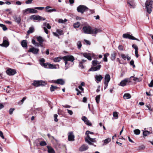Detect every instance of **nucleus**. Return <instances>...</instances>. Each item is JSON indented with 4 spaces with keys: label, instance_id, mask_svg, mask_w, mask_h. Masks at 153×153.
Returning a JSON list of instances; mask_svg holds the SVG:
<instances>
[{
    "label": "nucleus",
    "instance_id": "nucleus-9",
    "mask_svg": "<svg viewBox=\"0 0 153 153\" xmlns=\"http://www.w3.org/2000/svg\"><path fill=\"white\" fill-rule=\"evenodd\" d=\"M6 72L8 75L11 76L14 75L16 73V71L14 69L9 68L7 70Z\"/></svg>",
    "mask_w": 153,
    "mask_h": 153
},
{
    "label": "nucleus",
    "instance_id": "nucleus-43",
    "mask_svg": "<svg viewBox=\"0 0 153 153\" xmlns=\"http://www.w3.org/2000/svg\"><path fill=\"white\" fill-rule=\"evenodd\" d=\"M57 88H58V87L51 85V87L50 88V91H53L57 89Z\"/></svg>",
    "mask_w": 153,
    "mask_h": 153
},
{
    "label": "nucleus",
    "instance_id": "nucleus-61",
    "mask_svg": "<svg viewBox=\"0 0 153 153\" xmlns=\"http://www.w3.org/2000/svg\"><path fill=\"white\" fill-rule=\"evenodd\" d=\"M118 48L120 51H123V47L122 45H119L118 47Z\"/></svg>",
    "mask_w": 153,
    "mask_h": 153
},
{
    "label": "nucleus",
    "instance_id": "nucleus-26",
    "mask_svg": "<svg viewBox=\"0 0 153 153\" xmlns=\"http://www.w3.org/2000/svg\"><path fill=\"white\" fill-rule=\"evenodd\" d=\"M143 132V135L144 137H146L148 136V135L152 134V132H150L146 130H142Z\"/></svg>",
    "mask_w": 153,
    "mask_h": 153
},
{
    "label": "nucleus",
    "instance_id": "nucleus-35",
    "mask_svg": "<svg viewBox=\"0 0 153 153\" xmlns=\"http://www.w3.org/2000/svg\"><path fill=\"white\" fill-rule=\"evenodd\" d=\"M100 62H99L98 61L96 60H94L92 61V65L94 66H95L97 65H99Z\"/></svg>",
    "mask_w": 153,
    "mask_h": 153
},
{
    "label": "nucleus",
    "instance_id": "nucleus-17",
    "mask_svg": "<svg viewBox=\"0 0 153 153\" xmlns=\"http://www.w3.org/2000/svg\"><path fill=\"white\" fill-rule=\"evenodd\" d=\"M101 67V66L100 65H98L95 66L91 67L90 69L91 71H96L99 70Z\"/></svg>",
    "mask_w": 153,
    "mask_h": 153
},
{
    "label": "nucleus",
    "instance_id": "nucleus-57",
    "mask_svg": "<svg viewBox=\"0 0 153 153\" xmlns=\"http://www.w3.org/2000/svg\"><path fill=\"white\" fill-rule=\"evenodd\" d=\"M130 64L132 65L133 68H135V66L134 63V61L133 60H131L130 62Z\"/></svg>",
    "mask_w": 153,
    "mask_h": 153
},
{
    "label": "nucleus",
    "instance_id": "nucleus-49",
    "mask_svg": "<svg viewBox=\"0 0 153 153\" xmlns=\"http://www.w3.org/2000/svg\"><path fill=\"white\" fill-rule=\"evenodd\" d=\"M40 145L41 146H44L47 145V143L45 141H41L40 142Z\"/></svg>",
    "mask_w": 153,
    "mask_h": 153
},
{
    "label": "nucleus",
    "instance_id": "nucleus-18",
    "mask_svg": "<svg viewBox=\"0 0 153 153\" xmlns=\"http://www.w3.org/2000/svg\"><path fill=\"white\" fill-rule=\"evenodd\" d=\"M121 57L124 60H126V59L128 61L130 60L131 58L128 54L125 55L124 54H121L120 55Z\"/></svg>",
    "mask_w": 153,
    "mask_h": 153
},
{
    "label": "nucleus",
    "instance_id": "nucleus-5",
    "mask_svg": "<svg viewBox=\"0 0 153 153\" xmlns=\"http://www.w3.org/2000/svg\"><path fill=\"white\" fill-rule=\"evenodd\" d=\"M88 10V8L86 6L83 5H80L77 8V11L82 13H83L85 11H87Z\"/></svg>",
    "mask_w": 153,
    "mask_h": 153
},
{
    "label": "nucleus",
    "instance_id": "nucleus-16",
    "mask_svg": "<svg viewBox=\"0 0 153 153\" xmlns=\"http://www.w3.org/2000/svg\"><path fill=\"white\" fill-rule=\"evenodd\" d=\"M15 21L17 23L19 24L21 21V17L19 16H13Z\"/></svg>",
    "mask_w": 153,
    "mask_h": 153
},
{
    "label": "nucleus",
    "instance_id": "nucleus-60",
    "mask_svg": "<svg viewBox=\"0 0 153 153\" xmlns=\"http://www.w3.org/2000/svg\"><path fill=\"white\" fill-rule=\"evenodd\" d=\"M149 87H152L153 86V80H152L150 83L149 84Z\"/></svg>",
    "mask_w": 153,
    "mask_h": 153
},
{
    "label": "nucleus",
    "instance_id": "nucleus-25",
    "mask_svg": "<svg viewBox=\"0 0 153 153\" xmlns=\"http://www.w3.org/2000/svg\"><path fill=\"white\" fill-rule=\"evenodd\" d=\"M128 3L129 5L131 8H134L135 7V4L133 1H128Z\"/></svg>",
    "mask_w": 153,
    "mask_h": 153
},
{
    "label": "nucleus",
    "instance_id": "nucleus-1",
    "mask_svg": "<svg viewBox=\"0 0 153 153\" xmlns=\"http://www.w3.org/2000/svg\"><path fill=\"white\" fill-rule=\"evenodd\" d=\"M82 30L84 33L92 34L93 36H95L98 33L101 32V30L100 29L96 28L92 29L89 26L84 27L82 28Z\"/></svg>",
    "mask_w": 153,
    "mask_h": 153
},
{
    "label": "nucleus",
    "instance_id": "nucleus-32",
    "mask_svg": "<svg viewBox=\"0 0 153 153\" xmlns=\"http://www.w3.org/2000/svg\"><path fill=\"white\" fill-rule=\"evenodd\" d=\"M111 141V139L110 138H108L104 140H103L102 141L103 142V145L104 146L106 144L108 143Z\"/></svg>",
    "mask_w": 153,
    "mask_h": 153
},
{
    "label": "nucleus",
    "instance_id": "nucleus-54",
    "mask_svg": "<svg viewBox=\"0 0 153 153\" xmlns=\"http://www.w3.org/2000/svg\"><path fill=\"white\" fill-rule=\"evenodd\" d=\"M14 110L15 109L14 108H10L9 111V114H13V113Z\"/></svg>",
    "mask_w": 153,
    "mask_h": 153
},
{
    "label": "nucleus",
    "instance_id": "nucleus-45",
    "mask_svg": "<svg viewBox=\"0 0 153 153\" xmlns=\"http://www.w3.org/2000/svg\"><path fill=\"white\" fill-rule=\"evenodd\" d=\"M30 8V9L29 10V12H30V13H37V11L36 10L33 9V8Z\"/></svg>",
    "mask_w": 153,
    "mask_h": 153
},
{
    "label": "nucleus",
    "instance_id": "nucleus-62",
    "mask_svg": "<svg viewBox=\"0 0 153 153\" xmlns=\"http://www.w3.org/2000/svg\"><path fill=\"white\" fill-rule=\"evenodd\" d=\"M35 9H38L39 10H42L44 8V7H36L35 8Z\"/></svg>",
    "mask_w": 153,
    "mask_h": 153
},
{
    "label": "nucleus",
    "instance_id": "nucleus-52",
    "mask_svg": "<svg viewBox=\"0 0 153 153\" xmlns=\"http://www.w3.org/2000/svg\"><path fill=\"white\" fill-rule=\"evenodd\" d=\"M56 32L59 35H61L63 34V31L62 30L58 29L56 30Z\"/></svg>",
    "mask_w": 153,
    "mask_h": 153
},
{
    "label": "nucleus",
    "instance_id": "nucleus-6",
    "mask_svg": "<svg viewBox=\"0 0 153 153\" xmlns=\"http://www.w3.org/2000/svg\"><path fill=\"white\" fill-rule=\"evenodd\" d=\"M123 38H128L131 39L135 40L138 41H140V40L137 39L132 36L128 34H123Z\"/></svg>",
    "mask_w": 153,
    "mask_h": 153
},
{
    "label": "nucleus",
    "instance_id": "nucleus-42",
    "mask_svg": "<svg viewBox=\"0 0 153 153\" xmlns=\"http://www.w3.org/2000/svg\"><path fill=\"white\" fill-rule=\"evenodd\" d=\"M67 21L68 20L66 19L64 20H63L62 19H59L58 20V22L60 23H64Z\"/></svg>",
    "mask_w": 153,
    "mask_h": 153
},
{
    "label": "nucleus",
    "instance_id": "nucleus-30",
    "mask_svg": "<svg viewBox=\"0 0 153 153\" xmlns=\"http://www.w3.org/2000/svg\"><path fill=\"white\" fill-rule=\"evenodd\" d=\"M39 16H36L35 15L31 16L30 17V19L36 20H39Z\"/></svg>",
    "mask_w": 153,
    "mask_h": 153
},
{
    "label": "nucleus",
    "instance_id": "nucleus-48",
    "mask_svg": "<svg viewBox=\"0 0 153 153\" xmlns=\"http://www.w3.org/2000/svg\"><path fill=\"white\" fill-rule=\"evenodd\" d=\"M77 46L78 47V48L79 49L82 47V45L80 41H78L77 43Z\"/></svg>",
    "mask_w": 153,
    "mask_h": 153
},
{
    "label": "nucleus",
    "instance_id": "nucleus-53",
    "mask_svg": "<svg viewBox=\"0 0 153 153\" xmlns=\"http://www.w3.org/2000/svg\"><path fill=\"white\" fill-rule=\"evenodd\" d=\"M113 116L114 117H115L116 119L118 118V114L117 112H113Z\"/></svg>",
    "mask_w": 153,
    "mask_h": 153
},
{
    "label": "nucleus",
    "instance_id": "nucleus-11",
    "mask_svg": "<svg viewBox=\"0 0 153 153\" xmlns=\"http://www.w3.org/2000/svg\"><path fill=\"white\" fill-rule=\"evenodd\" d=\"M81 55H82L84 57L87 58L88 60H91L92 58L90 53H81Z\"/></svg>",
    "mask_w": 153,
    "mask_h": 153
},
{
    "label": "nucleus",
    "instance_id": "nucleus-64",
    "mask_svg": "<svg viewBox=\"0 0 153 153\" xmlns=\"http://www.w3.org/2000/svg\"><path fill=\"white\" fill-rule=\"evenodd\" d=\"M33 0H28L26 1L25 3L27 4H30Z\"/></svg>",
    "mask_w": 153,
    "mask_h": 153
},
{
    "label": "nucleus",
    "instance_id": "nucleus-12",
    "mask_svg": "<svg viewBox=\"0 0 153 153\" xmlns=\"http://www.w3.org/2000/svg\"><path fill=\"white\" fill-rule=\"evenodd\" d=\"M43 25L45 26L43 27L45 32L46 33L48 34V30H47L46 27H47L48 29H50L51 28V26H50L49 24L47 23L46 22L44 23Z\"/></svg>",
    "mask_w": 153,
    "mask_h": 153
},
{
    "label": "nucleus",
    "instance_id": "nucleus-3",
    "mask_svg": "<svg viewBox=\"0 0 153 153\" xmlns=\"http://www.w3.org/2000/svg\"><path fill=\"white\" fill-rule=\"evenodd\" d=\"M153 3V1L152 0H147L145 3L147 11L149 14L151 13Z\"/></svg>",
    "mask_w": 153,
    "mask_h": 153
},
{
    "label": "nucleus",
    "instance_id": "nucleus-27",
    "mask_svg": "<svg viewBox=\"0 0 153 153\" xmlns=\"http://www.w3.org/2000/svg\"><path fill=\"white\" fill-rule=\"evenodd\" d=\"M87 61L86 60L82 59L81 62H79V66L81 69H83L84 66L83 65V63Z\"/></svg>",
    "mask_w": 153,
    "mask_h": 153
},
{
    "label": "nucleus",
    "instance_id": "nucleus-41",
    "mask_svg": "<svg viewBox=\"0 0 153 153\" xmlns=\"http://www.w3.org/2000/svg\"><path fill=\"white\" fill-rule=\"evenodd\" d=\"M80 25V23L79 22H77L76 23H75L74 24V27L75 28H78L79 27Z\"/></svg>",
    "mask_w": 153,
    "mask_h": 153
},
{
    "label": "nucleus",
    "instance_id": "nucleus-21",
    "mask_svg": "<svg viewBox=\"0 0 153 153\" xmlns=\"http://www.w3.org/2000/svg\"><path fill=\"white\" fill-rule=\"evenodd\" d=\"M103 78V77L100 75H97L95 76V79L99 82H100Z\"/></svg>",
    "mask_w": 153,
    "mask_h": 153
},
{
    "label": "nucleus",
    "instance_id": "nucleus-4",
    "mask_svg": "<svg viewBox=\"0 0 153 153\" xmlns=\"http://www.w3.org/2000/svg\"><path fill=\"white\" fill-rule=\"evenodd\" d=\"M63 59L65 61V70H67L69 67L67 66L68 64V61L73 62L74 60V58L72 56H67L62 57Z\"/></svg>",
    "mask_w": 153,
    "mask_h": 153
},
{
    "label": "nucleus",
    "instance_id": "nucleus-29",
    "mask_svg": "<svg viewBox=\"0 0 153 153\" xmlns=\"http://www.w3.org/2000/svg\"><path fill=\"white\" fill-rule=\"evenodd\" d=\"M56 83L59 84L61 85H63L64 83L65 82L64 80L62 79H57L55 82Z\"/></svg>",
    "mask_w": 153,
    "mask_h": 153
},
{
    "label": "nucleus",
    "instance_id": "nucleus-7",
    "mask_svg": "<svg viewBox=\"0 0 153 153\" xmlns=\"http://www.w3.org/2000/svg\"><path fill=\"white\" fill-rule=\"evenodd\" d=\"M39 49L33 47L29 49L28 51V52L32 53L34 54H37L39 52Z\"/></svg>",
    "mask_w": 153,
    "mask_h": 153
},
{
    "label": "nucleus",
    "instance_id": "nucleus-15",
    "mask_svg": "<svg viewBox=\"0 0 153 153\" xmlns=\"http://www.w3.org/2000/svg\"><path fill=\"white\" fill-rule=\"evenodd\" d=\"M110 76L109 74H106L105 75L104 77V83H108L110 80Z\"/></svg>",
    "mask_w": 153,
    "mask_h": 153
},
{
    "label": "nucleus",
    "instance_id": "nucleus-46",
    "mask_svg": "<svg viewBox=\"0 0 153 153\" xmlns=\"http://www.w3.org/2000/svg\"><path fill=\"white\" fill-rule=\"evenodd\" d=\"M134 132L135 134L138 135L140 134V131L138 129H136L134 131Z\"/></svg>",
    "mask_w": 153,
    "mask_h": 153
},
{
    "label": "nucleus",
    "instance_id": "nucleus-22",
    "mask_svg": "<svg viewBox=\"0 0 153 153\" xmlns=\"http://www.w3.org/2000/svg\"><path fill=\"white\" fill-rule=\"evenodd\" d=\"M49 66L48 68L50 69H56L59 68V66L58 65H53L49 63Z\"/></svg>",
    "mask_w": 153,
    "mask_h": 153
},
{
    "label": "nucleus",
    "instance_id": "nucleus-50",
    "mask_svg": "<svg viewBox=\"0 0 153 153\" xmlns=\"http://www.w3.org/2000/svg\"><path fill=\"white\" fill-rule=\"evenodd\" d=\"M49 63H44L41 66L44 67L46 68H48Z\"/></svg>",
    "mask_w": 153,
    "mask_h": 153
},
{
    "label": "nucleus",
    "instance_id": "nucleus-37",
    "mask_svg": "<svg viewBox=\"0 0 153 153\" xmlns=\"http://www.w3.org/2000/svg\"><path fill=\"white\" fill-rule=\"evenodd\" d=\"M34 31V28L33 27H30L27 31V33L28 34L33 33Z\"/></svg>",
    "mask_w": 153,
    "mask_h": 153
},
{
    "label": "nucleus",
    "instance_id": "nucleus-31",
    "mask_svg": "<svg viewBox=\"0 0 153 153\" xmlns=\"http://www.w3.org/2000/svg\"><path fill=\"white\" fill-rule=\"evenodd\" d=\"M36 39L39 42L38 43H43V42L44 41L43 39L40 36H37L36 37Z\"/></svg>",
    "mask_w": 153,
    "mask_h": 153
},
{
    "label": "nucleus",
    "instance_id": "nucleus-63",
    "mask_svg": "<svg viewBox=\"0 0 153 153\" xmlns=\"http://www.w3.org/2000/svg\"><path fill=\"white\" fill-rule=\"evenodd\" d=\"M67 111H68V113L70 115H72L73 114V112L71 110H70L68 109H67Z\"/></svg>",
    "mask_w": 153,
    "mask_h": 153
},
{
    "label": "nucleus",
    "instance_id": "nucleus-23",
    "mask_svg": "<svg viewBox=\"0 0 153 153\" xmlns=\"http://www.w3.org/2000/svg\"><path fill=\"white\" fill-rule=\"evenodd\" d=\"M32 43L33 44L36 46L38 47L39 46H40L42 47L43 46V43H42V44L41 43H38L36 42L35 40L33 39L32 40Z\"/></svg>",
    "mask_w": 153,
    "mask_h": 153
},
{
    "label": "nucleus",
    "instance_id": "nucleus-40",
    "mask_svg": "<svg viewBox=\"0 0 153 153\" xmlns=\"http://www.w3.org/2000/svg\"><path fill=\"white\" fill-rule=\"evenodd\" d=\"M116 53H114L111 54V59L112 60H114L116 58Z\"/></svg>",
    "mask_w": 153,
    "mask_h": 153
},
{
    "label": "nucleus",
    "instance_id": "nucleus-20",
    "mask_svg": "<svg viewBox=\"0 0 153 153\" xmlns=\"http://www.w3.org/2000/svg\"><path fill=\"white\" fill-rule=\"evenodd\" d=\"M82 120L84 122L85 124H86L87 125H88L89 126L91 125V123L89 122V121L88 120L87 118L85 116L83 117L82 118Z\"/></svg>",
    "mask_w": 153,
    "mask_h": 153
},
{
    "label": "nucleus",
    "instance_id": "nucleus-44",
    "mask_svg": "<svg viewBox=\"0 0 153 153\" xmlns=\"http://www.w3.org/2000/svg\"><path fill=\"white\" fill-rule=\"evenodd\" d=\"M100 95L97 96L95 98V100L97 103L98 104L99 103L100 99Z\"/></svg>",
    "mask_w": 153,
    "mask_h": 153
},
{
    "label": "nucleus",
    "instance_id": "nucleus-47",
    "mask_svg": "<svg viewBox=\"0 0 153 153\" xmlns=\"http://www.w3.org/2000/svg\"><path fill=\"white\" fill-rule=\"evenodd\" d=\"M0 26L2 28L3 30L4 31L7 30V28L4 25L0 24Z\"/></svg>",
    "mask_w": 153,
    "mask_h": 153
},
{
    "label": "nucleus",
    "instance_id": "nucleus-8",
    "mask_svg": "<svg viewBox=\"0 0 153 153\" xmlns=\"http://www.w3.org/2000/svg\"><path fill=\"white\" fill-rule=\"evenodd\" d=\"M45 82L42 81H34L33 85L35 86L38 87L41 85H44Z\"/></svg>",
    "mask_w": 153,
    "mask_h": 153
},
{
    "label": "nucleus",
    "instance_id": "nucleus-10",
    "mask_svg": "<svg viewBox=\"0 0 153 153\" xmlns=\"http://www.w3.org/2000/svg\"><path fill=\"white\" fill-rule=\"evenodd\" d=\"M68 140L69 141L74 140V135L73 132H70L68 133Z\"/></svg>",
    "mask_w": 153,
    "mask_h": 153
},
{
    "label": "nucleus",
    "instance_id": "nucleus-39",
    "mask_svg": "<svg viewBox=\"0 0 153 153\" xmlns=\"http://www.w3.org/2000/svg\"><path fill=\"white\" fill-rule=\"evenodd\" d=\"M109 55L108 53H106L104 55V56L103 58V61L105 62H107L108 60L107 59V57Z\"/></svg>",
    "mask_w": 153,
    "mask_h": 153
},
{
    "label": "nucleus",
    "instance_id": "nucleus-56",
    "mask_svg": "<svg viewBox=\"0 0 153 153\" xmlns=\"http://www.w3.org/2000/svg\"><path fill=\"white\" fill-rule=\"evenodd\" d=\"M132 47L133 48L135 49V51H138V48L137 46L134 44H133L132 45Z\"/></svg>",
    "mask_w": 153,
    "mask_h": 153
},
{
    "label": "nucleus",
    "instance_id": "nucleus-33",
    "mask_svg": "<svg viewBox=\"0 0 153 153\" xmlns=\"http://www.w3.org/2000/svg\"><path fill=\"white\" fill-rule=\"evenodd\" d=\"M123 98L125 99H128L131 98V96L129 93L125 94L123 95Z\"/></svg>",
    "mask_w": 153,
    "mask_h": 153
},
{
    "label": "nucleus",
    "instance_id": "nucleus-59",
    "mask_svg": "<svg viewBox=\"0 0 153 153\" xmlns=\"http://www.w3.org/2000/svg\"><path fill=\"white\" fill-rule=\"evenodd\" d=\"M56 11V10L55 9H51V10H46V12H48V13H50V12H52L53 11Z\"/></svg>",
    "mask_w": 153,
    "mask_h": 153
},
{
    "label": "nucleus",
    "instance_id": "nucleus-2",
    "mask_svg": "<svg viewBox=\"0 0 153 153\" xmlns=\"http://www.w3.org/2000/svg\"><path fill=\"white\" fill-rule=\"evenodd\" d=\"M87 135V137L85 138V142L88 143L90 145H93L92 143H95L96 142V140L95 138H92V137L90 136V134H93V133L92 132L87 131L85 133Z\"/></svg>",
    "mask_w": 153,
    "mask_h": 153
},
{
    "label": "nucleus",
    "instance_id": "nucleus-55",
    "mask_svg": "<svg viewBox=\"0 0 153 153\" xmlns=\"http://www.w3.org/2000/svg\"><path fill=\"white\" fill-rule=\"evenodd\" d=\"M145 148V146L144 145L140 146L138 148V150H141L144 149Z\"/></svg>",
    "mask_w": 153,
    "mask_h": 153
},
{
    "label": "nucleus",
    "instance_id": "nucleus-13",
    "mask_svg": "<svg viewBox=\"0 0 153 153\" xmlns=\"http://www.w3.org/2000/svg\"><path fill=\"white\" fill-rule=\"evenodd\" d=\"M129 81L128 79H126L121 81L120 84H119V85L123 87L124 86L127 85Z\"/></svg>",
    "mask_w": 153,
    "mask_h": 153
},
{
    "label": "nucleus",
    "instance_id": "nucleus-34",
    "mask_svg": "<svg viewBox=\"0 0 153 153\" xmlns=\"http://www.w3.org/2000/svg\"><path fill=\"white\" fill-rule=\"evenodd\" d=\"M21 45L23 47H27V43L26 40H23L21 42Z\"/></svg>",
    "mask_w": 153,
    "mask_h": 153
},
{
    "label": "nucleus",
    "instance_id": "nucleus-14",
    "mask_svg": "<svg viewBox=\"0 0 153 153\" xmlns=\"http://www.w3.org/2000/svg\"><path fill=\"white\" fill-rule=\"evenodd\" d=\"M88 148V147L86 144H83L82 145L79 149V151L80 152H83L87 150Z\"/></svg>",
    "mask_w": 153,
    "mask_h": 153
},
{
    "label": "nucleus",
    "instance_id": "nucleus-36",
    "mask_svg": "<svg viewBox=\"0 0 153 153\" xmlns=\"http://www.w3.org/2000/svg\"><path fill=\"white\" fill-rule=\"evenodd\" d=\"M30 8H27L22 11V13L24 15H26L29 13H30L29 10Z\"/></svg>",
    "mask_w": 153,
    "mask_h": 153
},
{
    "label": "nucleus",
    "instance_id": "nucleus-28",
    "mask_svg": "<svg viewBox=\"0 0 153 153\" xmlns=\"http://www.w3.org/2000/svg\"><path fill=\"white\" fill-rule=\"evenodd\" d=\"M9 43L8 41L6 40H4L3 43L1 45L4 47H7L9 46Z\"/></svg>",
    "mask_w": 153,
    "mask_h": 153
},
{
    "label": "nucleus",
    "instance_id": "nucleus-19",
    "mask_svg": "<svg viewBox=\"0 0 153 153\" xmlns=\"http://www.w3.org/2000/svg\"><path fill=\"white\" fill-rule=\"evenodd\" d=\"M133 78V80L137 82H140L142 81V79L141 77H137L134 76H132L130 77V78Z\"/></svg>",
    "mask_w": 153,
    "mask_h": 153
},
{
    "label": "nucleus",
    "instance_id": "nucleus-58",
    "mask_svg": "<svg viewBox=\"0 0 153 153\" xmlns=\"http://www.w3.org/2000/svg\"><path fill=\"white\" fill-rule=\"evenodd\" d=\"M57 117L58 115L56 114H55L54 115V120L56 122H57L58 121V120L57 118Z\"/></svg>",
    "mask_w": 153,
    "mask_h": 153
},
{
    "label": "nucleus",
    "instance_id": "nucleus-38",
    "mask_svg": "<svg viewBox=\"0 0 153 153\" xmlns=\"http://www.w3.org/2000/svg\"><path fill=\"white\" fill-rule=\"evenodd\" d=\"M63 59L62 57H57L55 58L54 59L53 61L54 62H59L61 60V59Z\"/></svg>",
    "mask_w": 153,
    "mask_h": 153
},
{
    "label": "nucleus",
    "instance_id": "nucleus-24",
    "mask_svg": "<svg viewBox=\"0 0 153 153\" xmlns=\"http://www.w3.org/2000/svg\"><path fill=\"white\" fill-rule=\"evenodd\" d=\"M47 147L48 149V153H55L54 150L51 146H47Z\"/></svg>",
    "mask_w": 153,
    "mask_h": 153
},
{
    "label": "nucleus",
    "instance_id": "nucleus-51",
    "mask_svg": "<svg viewBox=\"0 0 153 153\" xmlns=\"http://www.w3.org/2000/svg\"><path fill=\"white\" fill-rule=\"evenodd\" d=\"M40 64L41 65H42L45 62V60L43 58H41L40 59Z\"/></svg>",
    "mask_w": 153,
    "mask_h": 153
}]
</instances>
